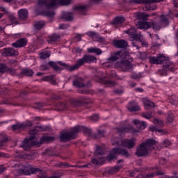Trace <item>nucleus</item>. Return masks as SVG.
Segmentation results:
<instances>
[{
    "instance_id": "9",
    "label": "nucleus",
    "mask_w": 178,
    "mask_h": 178,
    "mask_svg": "<svg viewBox=\"0 0 178 178\" xmlns=\"http://www.w3.org/2000/svg\"><path fill=\"white\" fill-rule=\"evenodd\" d=\"M149 173L146 175H140L136 177V178H154L155 176H161L165 175V172L161 170V167H155L149 168Z\"/></svg>"
},
{
    "instance_id": "21",
    "label": "nucleus",
    "mask_w": 178,
    "mask_h": 178,
    "mask_svg": "<svg viewBox=\"0 0 178 178\" xmlns=\"http://www.w3.org/2000/svg\"><path fill=\"white\" fill-rule=\"evenodd\" d=\"M142 101L143 102L145 109H151V108H154V106H155L154 102L149 101L147 98H143L142 99Z\"/></svg>"
},
{
    "instance_id": "8",
    "label": "nucleus",
    "mask_w": 178,
    "mask_h": 178,
    "mask_svg": "<svg viewBox=\"0 0 178 178\" xmlns=\"http://www.w3.org/2000/svg\"><path fill=\"white\" fill-rule=\"evenodd\" d=\"M72 0H38V6H44L45 8H55L59 5H69Z\"/></svg>"
},
{
    "instance_id": "62",
    "label": "nucleus",
    "mask_w": 178,
    "mask_h": 178,
    "mask_svg": "<svg viewBox=\"0 0 178 178\" xmlns=\"http://www.w3.org/2000/svg\"><path fill=\"white\" fill-rule=\"evenodd\" d=\"M13 0H3L4 2H12Z\"/></svg>"
},
{
    "instance_id": "10",
    "label": "nucleus",
    "mask_w": 178,
    "mask_h": 178,
    "mask_svg": "<svg viewBox=\"0 0 178 178\" xmlns=\"http://www.w3.org/2000/svg\"><path fill=\"white\" fill-rule=\"evenodd\" d=\"M138 29L140 30H148V29H158V23L154 22L153 21H140L136 23Z\"/></svg>"
},
{
    "instance_id": "47",
    "label": "nucleus",
    "mask_w": 178,
    "mask_h": 178,
    "mask_svg": "<svg viewBox=\"0 0 178 178\" xmlns=\"http://www.w3.org/2000/svg\"><path fill=\"white\" fill-rule=\"evenodd\" d=\"M142 116L145 118V119H151L152 118V115L151 114H143Z\"/></svg>"
},
{
    "instance_id": "33",
    "label": "nucleus",
    "mask_w": 178,
    "mask_h": 178,
    "mask_svg": "<svg viewBox=\"0 0 178 178\" xmlns=\"http://www.w3.org/2000/svg\"><path fill=\"white\" fill-rule=\"evenodd\" d=\"M58 40H59V35L56 34H53L49 36L48 41L49 42H55V41H58Z\"/></svg>"
},
{
    "instance_id": "50",
    "label": "nucleus",
    "mask_w": 178,
    "mask_h": 178,
    "mask_svg": "<svg viewBox=\"0 0 178 178\" xmlns=\"http://www.w3.org/2000/svg\"><path fill=\"white\" fill-rule=\"evenodd\" d=\"M173 120H175V118H173V115H170L168 118V122L169 123H172V122H173Z\"/></svg>"
},
{
    "instance_id": "11",
    "label": "nucleus",
    "mask_w": 178,
    "mask_h": 178,
    "mask_svg": "<svg viewBox=\"0 0 178 178\" xmlns=\"http://www.w3.org/2000/svg\"><path fill=\"white\" fill-rule=\"evenodd\" d=\"M134 3H146L145 8L146 10H154L155 6L152 3H156V2H162L163 0H132Z\"/></svg>"
},
{
    "instance_id": "41",
    "label": "nucleus",
    "mask_w": 178,
    "mask_h": 178,
    "mask_svg": "<svg viewBox=\"0 0 178 178\" xmlns=\"http://www.w3.org/2000/svg\"><path fill=\"white\" fill-rule=\"evenodd\" d=\"M100 83H103V84H106L108 87H112L115 86V82L112 81H101Z\"/></svg>"
},
{
    "instance_id": "4",
    "label": "nucleus",
    "mask_w": 178,
    "mask_h": 178,
    "mask_svg": "<svg viewBox=\"0 0 178 178\" xmlns=\"http://www.w3.org/2000/svg\"><path fill=\"white\" fill-rule=\"evenodd\" d=\"M91 62H97V58L94 56L85 55L82 58L77 60L76 64L70 67L67 64L58 61L57 63L63 67V69H68L70 72H73L76 69H79L80 66H83L85 63H91Z\"/></svg>"
},
{
    "instance_id": "45",
    "label": "nucleus",
    "mask_w": 178,
    "mask_h": 178,
    "mask_svg": "<svg viewBox=\"0 0 178 178\" xmlns=\"http://www.w3.org/2000/svg\"><path fill=\"white\" fill-rule=\"evenodd\" d=\"M100 151H101V147H98L95 152V154H97V155H102L104 153L103 152H100Z\"/></svg>"
},
{
    "instance_id": "54",
    "label": "nucleus",
    "mask_w": 178,
    "mask_h": 178,
    "mask_svg": "<svg viewBox=\"0 0 178 178\" xmlns=\"http://www.w3.org/2000/svg\"><path fill=\"white\" fill-rule=\"evenodd\" d=\"M98 119H99V117L97 115L92 116V120H97Z\"/></svg>"
},
{
    "instance_id": "36",
    "label": "nucleus",
    "mask_w": 178,
    "mask_h": 178,
    "mask_svg": "<svg viewBox=\"0 0 178 178\" xmlns=\"http://www.w3.org/2000/svg\"><path fill=\"white\" fill-rule=\"evenodd\" d=\"M26 127V125L24 124H17L15 125H13L12 129L13 130H22V129H24Z\"/></svg>"
},
{
    "instance_id": "20",
    "label": "nucleus",
    "mask_w": 178,
    "mask_h": 178,
    "mask_svg": "<svg viewBox=\"0 0 178 178\" xmlns=\"http://www.w3.org/2000/svg\"><path fill=\"white\" fill-rule=\"evenodd\" d=\"M161 60L165 67H167L169 70H173V63H170L169 58L165 56V59H161Z\"/></svg>"
},
{
    "instance_id": "38",
    "label": "nucleus",
    "mask_w": 178,
    "mask_h": 178,
    "mask_svg": "<svg viewBox=\"0 0 178 178\" xmlns=\"http://www.w3.org/2000/svg\"><path fill=\"white\" fill-rule=\"evenodd\" d=\"M44 26H45V22L44 21L38 22H35V28L37 30H40V29H42Z\"/></svg>"
},
{
    "instance_id": "5",
    "label": "nucleus",
    "mask_w": 178,
    "mask_h": 178,
    "mask_svg": "<svg viewBox=\"0 0 178 178\" xmlns=\"http://www.w3.org/2000/svg\"><path fill=\"white\" fill-rule=\"evenodd\" d=\"M156 147V141L152 139H148L145 143H142L136 152L137 156H147L149 154L150 151L155 149Z\"/></svg>"
},
{
    "instance_id": "17",
    "label": "nucleus",
    "mask_w": 178,
    "mask_h": 178,
    "mask_svg": "<svg viewBox=\"0 0 178 178\" xmlns=\"http://www.w3.org/2000/svg\"><path fill=\"white\" fill-rule=\"evenodd\" d=\"M127 109L129 112H137V111H140V106L136 102H132L128 104Z\"/></svg>"
},
{
    "instance_id": "25",
    "label": "nucleus",
    "mask_w": 178,
    "mask_h": 178,
    "mask_svg": "<svg viewBox=\"0 0 178 178\" xmlns=\"http://www.w3.org/2000/svg\"><path fill=\"white\" fill-rule=\"evenodd\" d=\"M150 131H156L158 136H162V134H166V131L163 129H158L156 127L151 126L149 127Z\"/></svg>"
},
{
    "instance_id": "35",
    "label": "nucleus",
    "mask_w": 178,
    "mask_h": 178,
    "mask_svg": "<svg viewBox=\"0 0 178 178\" xmlns=\"http://www.w3.org/2000/svg\"><path fill=\"white\" fill-rule=\"evenodd\" d=\"M74 10H79V12H86L87 10V7L86 6H75L74 7Z\"/></svg>"
},
{
    "instance_id": "24",
    "label": "nucleus",
    "mask_w": 178,
    "mask_h": 178,
    "mask_svg": "<svg viewBox=\"0 0 178 178\" xmlns=\"http://www.w3.org/2000/svg\"><path fill=\"white\" fill-rule=\"evenodd\" d=\"M149 15L145 14V13H135V17L138 19V20H147Z\"/></svg>"
},
{
    "instance_id": "30",
    "label": "nucleus",
    "mask_w": 178,
    "mask_h": 178,
    "mask_svg": "<svg viewBox=\"0 0 178 178\" xmlns=\"http://www.w3.org/2000/svg\"><path fill=\"white\" fill-rule=\"evenodd\" d=\"M73 85L79 88H81V87H84V83H83V79L79 78L78 79L74 81Z\"/></svg>"
},
{
    "instance_id": "15",
    "label": "nucleus",
    "mask_w": 178,
    "mask_h": 178,
    "mask_svg": "<svg viewBox=\"0 0 178 178\" xmlns=\"http://www.w3.org/2000/svg\"><path fill=\"white\" fill-rule=\"evenodd\" d=\"M12 45L14 48H22L23 47H26V45H27V40L26 38H21L17 42L13 43Z\"/></svg>"
},
{
    "instance_id": "58",
    "label": "nucleus",
    "mask_w": 178,
    "mask_h": 178,
    "mask_svg": "<svg viewBox=\"0 0 178 178\" xmlns=\"http://www.w3.org/2000/svg\"><path fill=\"white\" fill-rule=\"evenodd\" d=\"M161 17L163 22H166V18L164 17V15H161Z\"/></svg>"
},
{
    "instance_id": "2",
    "label": "nucleus",
    "mask_w": 178,
    "mask_h": 178,
    "mask_svg": "<svg viewBox=\"0 0 178 178\" xmlns=\"http://www.w3.org/2000/svg\"><path fill=\"white\" fill-rule=\"evenodd\" d=\"M38 127H36L33 131H29V134H31V136L29 139H25L24 142L22 143L21 147L24 148L25 151H27L30 147H33L35 145L36 147H38L40 144H44V143H51V141H54L55 140V138L51 137V136H43L40 139V143H37V139H35V137H34V134H37L38 131L37 129Z\"/></svg>"
},
{
    "instance_id": "27",
    "label": "nucleus",
    "mask_w": 178,
    "mask_h": 178,
    "mask_svg": "<svg viewBox=\"0 0 178 178\" xmlns=\"http://www.w3.org/2000/svg\"><path fill=\"white\" fill-rule=\"evenodd\" d=\"M62 19L66 22H71V20H73V14L72 13H65L62 16Z\"/></svg>"
},
{
    "instance_id": "64",
    "label": "nucleus",
    "mask_w": 178,
    "mask_h": 178,
    "mask_svg": "<svg viewBox=\"0 0 178 178\" xmlns=\"http://www.w3.org/2000/svg\"><path fill=\"white\" fill-rule=\"evenodd\" d=\"M46 154H49V155H50V154H49V149H47V150L46 151Z\"/></svg>"
},
{
    "instance_id": "55",
    "label": "nucleus",
    "mask_w": 178,
    "mask_h": 178,
    "mask_svg": "<svg viewBox=\"0 0 178 178\" xmlns=\"http://www.w3.org/2000/svg\"><path fill=\"white\" fill-rule=\"evenodd\" d=\"M0 11L1 12H4V13H6V9L3 7H0Z\"/></svg>"
},
{
    "instance_id": "12",
    "label": "nucleus",
    "mask_w": 178,
    "mask_h": 178,
    "mask_svg": "<svg viewBox=\"0 0 178 178\" xmlns=\"http://www.w3.org/2000/svg\"><path fill=\"white\" fill-rule=\"evenodd\" d=\"M114 66L115 67H120V69H122L124 71L129 70V69H131V67H133L131 62L129 60L116 63L114 65Z\"/></svg>"
},
{
    "instance_id": "14",
    "label": "nucleus",
    "mask_w": 178,
    "mask_h": 178,
    "mask_svg": "<svg viewBox=\"0 0 178 178\" xmlns=\"http://www.w3.org/2000/svg\"><path fill=\"white\" fill-rule=\"evenodd\" d=\"M162 59H166L165 56L159 55L157 57L149 58V60L152 65H162Z\"/></svg>"
},
{
    "instance_id": "49",
    "label": "nucleus",
    "mask_w": 178,
    "mask_h": 178,
    "mask_svg": "<svg viewBox=\"0 0 178 178\" xmlns=\"http://www.w3.org/2000/svg\"><path fill=\"white\" fill-rule=\"evenodd\" d=\"M163 144L165 147H169V145H170V141L165 140H164Z\"/></svg>"
},
{
    "instance_id": "61",
    "label": "nucleus",
    "mask_w": 178,
    "mask_h": 178,
    "mask_svg": "<svg viewBox=\"0 0 178 178\" xmlns=\"http://www.w3.org/2000/svg\"><path fill=\"white\" fill-rule=\"evenodd\" d=\"M36 76H42V73L41 72H38Z\"/></svg>"
},
{
    "instance_id": "22",
    "label": "nucleus",
    "mask_w": 178,
    "mask_h": 178,
    "mask_svg": "<svg viewBox=\"0 0 178 178\" xmlns=\"http://www.w3.org/2000/svg\"><path fill=\"white\" fill-rule=\"evenodd\" d=\"M134 124H136V127H138V130H144L147 127V122L144 121H140L138 120H134Z\"/></svg>"
},
{
    "instance_id": "59",
    "label": "nucleus",
    "mask_w": 178,
    "mask_h": 178,
    "mask_svg": "<svg viewBox=\"0 0 178 178\" xmlns=\"http://www.w3.org/2000/svg\"><path fill=\"white\" fill-rule=\"evenodd\" d=\"M26 126H33V123H31V122H28Z\"/></svg>"
},
{
    "instance_id": "31",
    "label": "nucleus",
    "mask_w": 178,
    "mask_h": 178,
    "mask_svg": "<svg viewBox=\"0 0 178 178\" xmlns=\"http://www.w3.org/2000/svg\"><path fill=\"white\" fill-rule=\"evenodd\" d=\"M55 79V76L51 75V76H46L42 79V81H51L53 84H55V81H54Z\"/></svg>"
},
{
    "instance_id": "32",
    "label": "nucleus",
    "mask_w": 178,
    "mask_h": 178,
    "mask_svg": "<svg viewBox=\"0 0 178 178\" xmlns=\"http://www.w3.org/2000/svg\"><path fill=\"white\" fill-rule=\"evenodd\" d=\"M92 163L93 165H104V163H105V159L102 157L99 159V161H98L97 159H92Z\"/></svg>"
},
{
    "instance_id": "13",
    "label": "nucleus",
    "mask_w": 178,
    "mask_h": 178,
    "mask_svg": "<svg viewBox=\"0 0 178 178\" xmlns=\"http://www.w3.org/2000/svg\"><path fill=\"white\" fill-rule=\"evenodd\" d=\"M120 54H121L120 51H117L114 56H111L108 58V61L104 63L105 66H106L107 67H111V66H113V62L119 59V56H120Z\"/></svg>"
},
{
    "instance_id": "51",
    "label": "nucleus",
    "mask_w": 178,
    "mask_h": 178,
    "mask_svg": "<svg viewBox=\"0 0 178 178\" xmlns=\"http://www.w3.org/2000/svg\"><path fill=\"white\" fill-rule=\"evenodd\" d=\"M88 35L89 37H95V35H97V33H95V32H89Z\"/></svg>"
},
{
    "instance_id": "29",
    "label": "nucleus",
    "mask_w": 178,
    "mask_h": 178,
    "mask_svg": "<svg viewBox=\"0 0 178 178\" xmlns=\"http://www.w3.org/2000/svg\"><path fill=\"white\" fill-rule=\"evenodd\" d=\"M88 52L89 54H96V55H101V54H102V50H101V49L91 47L88 49Z\"/></svg>"
},
{
    "instance_id": "42",
    "label": "nucleus",
    "mask_w": 178,
    "mask_h": 178,
    "mask_svg": "<svg viewBox=\"0 0 178 178\" xmlns=\"http://www.w3.org/2000/svg\"><path fill=\"white\" fill-rule=\"evenodd\" d=\"M0 140L1 143H0V146L3 145V143H5V141H8V137L6 136L0 134Z\"/></svg>"
},
{
    "instance_id": "39",
    "label": "nucleus",
    "mask_w": 178,
    "mask_h": 178,
    "mask_svg": "<svg viewBox=\"0 0 178 178\" xmlns=\"http://www.w3.org/2000/svg\"><path fill=\"white\" fill-rule=\"evenodd\" d=\"M154 124H155V126H156V127H163V126H165L163 122L158 119H155L154 120Z\"/></svg>"
},
{
    "instance_id": "37",
    "label": "nucleus",
    "mask_w": 178,
    "mask_h": 178,
    "mask_svg": "<svg viewBox=\"0 0 178 178\" xmlns=\"http://www.w3.org/2000/svg\"><path fill=\"white\" fill-rule=\"evenodd\" d=\"M51 56V53L49 51H43L40 54V59H47V58H49Z\"/></svg>"
},
{
    "instance_id": "1",
    "label": "nucleus",
    "mask_w": 178,
    "mask_h": 178,
    "mask_svg": "<svg viewBox=\"0 0 178 178\" xmlns=\"http://www.w3.org/2000/svg\"><path fill=\"white\" fill-rule=\"evenodd\" d=\"M113 145H117L118 148H114L110 152L108 156V161H112L113 159H116L118 155H123V156H129V152L123 149V147L126 148H133L136 145V140L134 139L122 140V138H115V143L113 142Z\"/></svg>"
},
{
    "instance_id": "16",
    "label": "nucleus",
    "mask_w": 178,
    "mask_h": 178,
    "mask_svg": "<svg viewBox=\"0 0 178 178\" xmlns=\"http://www.w3.org/2000/svg\"><path fill=\"white\" fill-rule=\"evenodd\" d=\"M17 55H19V52L10 48L5 49L4 51L2 53L3 56H16Z\"/></svg>"
},
{
    "instance_id": "52",
    "label": "nucleus",
    "mask_w": 178,
    "mask_h": 178,
    "mask_svg": "<svg viewBox=\"0 0 178 178\" xmlns=\"http://www.w3.org/2000/svg\"><path fill=\"white\" fill-rule=\"evenodd\" d=\"M5 172V167L3 165H0V174L3 173Z\"/></svg>"
},
{
    "instance_id": "34",
    "label": "nucleus",
    "mask_w": 178,
    "mask_h": 178,
    "mask_svg": "<svg viewBox=\"0 0 178 178\" xmlns=\"http://www.w3.org/2000/svg\"><path fill=\"white\" fill-rule=\"evenodd\" d=\"M127 131H130L131 133H136L138 131H134L133 128H121L118 130L119 133H127Z\"/></svg>"
},
{
    "instance_id": "28",
    "label": "nucleus",
    "mask_w": 178,
    "mask_h": 178,
    "mask_svg": "<svg viewBox=\"0 0 178 178\" xmlns=\"http://www.w3.org/2000/svg\"><path fill=\"white\" fill-rule=\"evenodd\" d=\"M122 23H124V17H118L114 19L113 22V24H114L115 27H117L119 24H122Z\"/></svg>"
},
{
    "instance_id": "18",
    "label": "nucleus",
    "mask_w": 178,
    "mask_h": 178,
    "mask_svg": "<svg viewBox=\"0 0 178 178\" xmlns=\"http://www.w3.org/2000/svg\"><path fill=\"white\" fill-rule=\"evenodd\" d=\"M113 45L117 48H126L127 47V42L124 40H114Z\"/></svg>"
},
{
    "instance_id": "23",
    "label": "nucleus",
    "mask_w": 178,
    "mask_h": 178,
    "mask_svg": "<svg viewBox=\"0 0 178 178\" xmlns=\"http://www.w3.org/2000/svg\"><path fill=\"white\" fill-rule=\"evenodd\" d=\"M29 15V12L26 9H22L18 11V16L21 20H24V19H27V16Z\"/></svg>"
},
{
    "instance_id": "48",
    "label": "nucleus",
    "mask_w": 178,
    "mask_h": 178,
    "mask_svg": "<svg viewBox=\"0 0 178 178\" xmlns=\"http://www.w3.org/2000/svg\"><path fill=\"white\" fill-rule=\"evenodd\" d=\"M159 163H160V165H165V163H166V159H160Z\"/></svg>"
},
{
    "instance_id": "46",
    "label": "nucleus",
    "mask_w": 178,
    "mask_h": 178,
    "mask_svg": "<svg viewBox=\"0 0 178 178\" xmlns=\"http://www.w3.org/2000/svg\"><path fill=\"white\" fill-rule=\"evenodd\" d=\"M9 19H10V22H12V23H16V17H15V16L10 15L9 17Z\"/></svg>"
},
{
    "instance_id": "57",
    "label": "nucleus",
    "mask_w": 178,
    "mask_h": 178,
    "mask_svg": "<svg viewBox=\"0 0 178 178\" xmlns=\"http://www.w3.org/2000/svg\"><path fill=\"white\" fill-rule=\"evenodd\" d=\"M98 134L100 137H104V132L103 131H99Z\"/></svg>"
},
{
    "instance_id": "44",
    "label": "nucleus",
    "mask_w": 178,
    "mask_h": 178,
    "mask_svg": "<svg viewBox=\"0 0 178 178\" xmlns=\"http://www.w3.org/2000/svg\"><path fill=\"white\" fill-rule=\"evenodd\" d=\"M46 16H48L49 17H52V16H55V12L54 11H47L45 13Z\"/></svg>"
},
{
    "instance_id": "19",
    "label": "nucleus",
    "mask_w": 178,
    "mask_h": 178,
    "mask_svg": "<svg viewBox=\"0 0 178 178\" xmlns=\"http://www.w3.org/2000/svg\"><path fill=\"white\" fill-rule=\"evenodd\" d=\"M6 72H10L11 74H15L16 70H12L10 68L8 67L5 64H0V73L3 74Z\"/></svg>"
},
{
    "instance_id": "40",
    "label": "nucleus",
    "mask_w": 178,
    "mask_h": 178,
    "mask_svg": "<svg viewBox=\"0 0 178 178\" xmlns=\"http://www.w3.org/2000/svg\"><path fill=\"white\" fill-rule=\"evenodd\" d=\"M22 74L28 76H31L34 74V72L31 70H24L22 71Z\"/></svg>"
},
{
    "instance_id": "63",
    "label": "nucleus",
    "mask_w": 178,
    "mask_h": 178,
    "mask_svg": "<svg viewBox=\"0 0 178 178\" xmlns=\"http://www.w3.org/2000/svg\"><path fill=\"white\" fill-rule=\"evenodd\" d=\"M60 166H66V165L65 163H61L60 164Z\"/></svg>"
},
{
    "instance_id": "60",
    "label": "nucleus",
    "mask_w": 178,
    "mask_h": 178,
    "mask_svg": "<svg viewBox=\"0 0 178 178\" xmlns=\"http://www.w3.org/2000/svg\"><path fill=\"white\" fill-rule=\"evenodd\" d=\"M111 76L112 77H116V74H115V72H112Z\"/></svg>"
},
{
    "instance_id": "53",
    "label": "nucleus",
    "mask_w": 178,
    "mask_h": 178,
    "mask_svg": "<svg viewBox=\"0 0 178 178\" xmlns=\"http://www.w3.org/2000/svg\"><path fill=\"white\" fill-rule=\"evenodd\" d=\"M48 67L47 65H42L40 66V70H47Z\"/></svg>"
},
{
    "instance_id": "43",
    "label": "nucleus",
    "mask_w": 178,
    "mask_h": 178,
    "mask_svg": "<svg viewBox=\"0 0 178 178\" xmlns=\"http://www.w3.org/2000/svg\"><path fill=\"white\" fill-rule=\"evenodd\" d=\"M49 65H50L51 66V67H53V69H54V70H60V68H59V67H58V64H56V63L49 62Z\"/></svg>"
},
{
    "instance_id": "7",
    "label": "nucleus",
    "mask_w": 178,
    "mask_h": 178,
    "mask_svg": "<svg viewBox=\"0 0 178 178\" xmlns=\"http://www.w3.org/2000/svg\"><path fill=\"white\" fill-rule=\"evenodd\" d=\"M124 32L125 34H128L129 37L131 38V41H132V45H134V47L138 48V44H136V42H138V44H141L143 47H148V43L146 41L141 40V33H137V29L131 27Z\"/></svg>"
},
{
    "instance_id": "6",
    "label": "nucleus",
    "mask_w": 178,
    "mask_h": 178,
    "mask_svg": "<svg viewBox=\"0 0 178 178\" xmlns=\"http://www.w3.org/2000/svg\"><path fill=\"white\" fill-rule=\"evenodd\" d=\"M80 131H83V133H90V129L84 127H75L71 129L70 132H63L60 134V141L66 142L70 140H73L76 138L77 136V133H80Z\"/></svg>"
},
{
    "instance_id": "26",
    "label": "nucleus",
    "mask_w": 178,
    "mask_h": 178,
    "mask_svg": "<svg viewBox=\"0 0 178 178\" xmlns=\"http://www.w3.org/2000/svg\"><path fill=\"white\" fill-rule=\"evenodd\" d=\"M123 166H115L111 167L108 170V175H115V173H118L122 169Z\"/></svg>"
},
{
    "instance_id": "56",
    "label": "nucleus",
    "mask_w": 178,
    "mask_h": 178,
    "mask_svg": "<svg viewBox=\"0 0 178 178\" xmlns=\"http://www.w3.org/2000/svg\"><path fill=\"white\" fill-rule=\"evenodd\" d=\"M59 27H60V29H66V25H65V24H60V25L59 26Z\"/></svg>"
},
{
    "instance_id": "3",
    "label": "nucleus",
    "mask_w": 178,
    "mask_h": 178,
    "mask_svg": "<svg viewBox=\"0 0 178 178\" xmlns=\"http://www.w3.org/2000/svg\"><path fill=\"white\" fill-rule=\"evenodd\" d=\"M19 175H25L26 176L33 175V173H38V177L39 178H60L62 175L60 173L56 174V175L48 177L45 172L37 168H33L31 165H27L24 167L22 169L19 170Z\"/></svg>"
}]
</instances>
